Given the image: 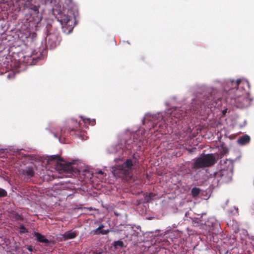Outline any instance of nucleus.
Instances as JSON below:
<instances>
[{"mask_svg":"<svg viewBox=\"0 0 254 254\" xmlns=\"http://www.w3.org/2000/svg\"><path fill=\"white\" fill-rule=\"evenodd\" d=\"M27 250H28L29 252H33V247H32V246H28V247H27Z\"/></svg>","mask_w":254,"mask_h":254,"instance_id":"obj_22","label":"nucleus"},{"mask_svg":"<svg viewBox=\"0 0 254 254\" xmlns=\"http://www.w3.org/2000/svg\"><path fill=\"white\" fill-rule=\"evenodd\" d=\"M20 174L26 176L29 178L34 176L35 171L33 166H27L24 169L19 171Z\"/></svg>","mask_w":254,"mask_h":254,"instance_id":"obj_11","label":"nucleus"},{"mask_svg":"<svg viewBox=\"0 0 254 254\" xmlns=\"http://www.w3.org/2000/svg\"><path fill=\"white\" fill-rule=\"evenodd\" d=\"M97 254H103V253H102V252H98V253H97Z\"/></svg>","mask_w":254,"mask_h":254,"instance_id":"obj_29","label":"nucleus"},{"mask_svg":"<svg viewBox=\"0 0 254 254\" xmlns=\"http://www.w3.org/2000/svg\"><path fill=\"white\" fill-rule=\"evenodd\" d=\"M20 232L21 233H25L28 232V230L26 229L23 225H21L19 227Z\"/></svg>","mask_w":254,"mask_h":254,"instance_id":"obj_20","label":"nucleus"},{"mask_svg":"<svg viewBox=\"0 0 254 254\" xmlns=\"http://www.w3.org/2000/svg\"><path fill=\"white\" fill-rule=\"evenodd\" d=\"M77 236L76 232L75 231L70 230L65 232L63 235V238L64 240H67L75 238Z\"/></svg>","mask_w":254,"mask_h":254,"instance_id":"obj_13","label":"nucleus"},{"mask_svg":"<svg viewBox=\"0 0 254 254\" xmlns=\"http://www.w3.org/2000/svg\"><path fill=\"white\" fill-rule=\"evenodd\" d=\"M73 130H75V129L70 128H69V129H68V131H73Z\"/></svg>","mask_w":254,"mask_h":254,"instance_id":"obj_26","label":"nucleus"},{"mask_svg":"<svg viewBox=\"0 0 254 254\" xmlns=\"http://www.w3.org/2000/svg\"><path fill=\"white\" fill-rule=\"evenodd\" d=\"M45 44L47 48L53 49L59 45L61 40L58 30L52 25L48 24L46 27Z\"/></svg>","mask_w":254,"mask_h":254,"instance_id":"obj_3","label":"nucleus"},{"mask_svg":"<svg viewBox=\"0 0 254 254\" xmlns=\"http://www.w3.org/2000/svg\"><path fill=\"white\" fill-rule=\"evenodd\" d=\"M133 166L132 161L127 159L123 164L117 165L113 168V173L115 176L119 178H130L132 176V167Z\"/></svg>","mask_w":254,"mask_h":254,"instance_id":"obj_5","label":"nucleus"},{"mask_svg":"<svg viewBox=\"0 0 254 254\" xmlns=\"http://www.w3.org/2000/svg\"><path fill=\"white\" fill-rule=\"evenodd\" d=\"M39 8V5H38V6L34 5L33 6V7H31V8L33 9V10L35 12H38Z\"/></svg>","mask_w":254,"mask_h":254,"instance_id":"obj_21","label":"nucleus"},{"mask_svg":"<svg viewBox=\"0 0 254 254\" xmlns=\"http://www.w3.org/2000/svg\"><path fill=\"white\" fill-rule=\"evenodd\" d=\"M246 87H249V83L241 79L236 81H228L224 87V94L226 102L230 103L237 108H243L250 105L251 100L245 94Z\"/></svg>","mask_w":254,"mask_h":254,"instance_id":"obj_1","label":"nucleus"},{"mask_svg":"<svg viewBox=\"0 0 254 254\" xmlns=\"http://www.w3.org/2000/svg\"><path fill=\"white\" fill-rule=\"evenodd\" d=\"M145 119H144V120L143 121V124H145Z\"/></svg>","mask_w":254,"mask_h":254,"instance_id":"obj_30","label":"nucleus"},{"mask_svg":"<svg viewBox=\"0 0 254 254\" xmlns=\"http://www.w3.org/2000/svg\"><path fill=\"white\" fill-rule=\"evenodd\" d=\"M216 162V158L213 154H201L194 160L191 168L194 170L204 169L214 165Z\"/></svg>","mask_w":254,"mask_h":254,"instance_id":"obj_4","label":"nucleus"},{"mask_svg":"<svg viewBox=\"0 0 254 254\" xmlns=\"http://www.w3.org/2000/svg\"><path fill=\"white\" fill-rule=\"evenodd\" d=\"M7 191L5 190L0 188V197H5L7 196Z\"/></svg>","mask_w":254,"mask_h":254,"instance_id":"obj_19","label":"nucleus"},{"mask_svg":"<svg viewBox=\"0 0 254 254\" xmlns=\"http://www.w3.org/2000/svg\"><path fill=\"white\" fill-rule=\"evenodd\" d=\"M56 161L55 168L60 174H63L66 177L69 176L68 174H71L73 172H76L77 170L76 168L72 166L71 163H62L60 159V156L58 155L50 156L48 162Z\"/></svg>","mask_w":254,"mask_h":254,"instance_id":"obj_6","label":"nucleus"},{"mask_svg":"<svg viewBox=\"0 0 254 254\" xmlns=\"http://www.w3.org/2000/svg\"><path fill=\"white\" fill-rule=\"evenodd\" d=\"M227 162L230 163L232 165V161L231 160H228L227 159L225 161V163H227Z\"/></svg>","mask_w":254,"mask_h":254,"instance_id":"obj_24","label":"nucleus"},{"mask_svg":"<svg viewBox=\"0 0 254 254\" xmlns=\"http://www.w3.org/2000/svg\"><path fill=\"white\" fill-rule=\"evenodd\" d=\"M113 246L116 249H117L119 247L122 248L124 247V243L123 241L119 240L115 241L114 242Z\"/></svg>","mask_w":254,"mask_h":254,"instance_id":"obj_18","label":"nucleus"},{"mask_svg":"<svg viewBox=\"0 0 254 254\" xmlns=\"http://www.w3.org/2000/svg\"><path fill=\"white\" fill-rule=\"evenodd\" d=\"M251 140L250 136L247 134L241 136L239 137L237 142L239 145H244L248 144Z\"/></svg>","mask_w":254,"mask_h":254,"instance_id":"obj_12","label":"nucleus"},{"mask_svg":"<svg viewBox=\"0 0 254 254\" xmlns=\"http://www.w3.org/2000/svg\"><path fill=\"white\" fill-rule=\"evenodd\" d=\"M214 176L217 179L218 181L226 182L231 180L232 172L231 170L223 169L215 172L214 174Z\"/></svg>","mask_w":254,"mask_h":254,"instance_id":"obj_8","label":"nucleus"},{"mask_svg":"<svg viewBox=\"0 0 254 254\" xmlns=\"http://www.w3.org/2000/svg\"><path fill=\"white\" fill-rule=\"evenodd\" d=\"M226 112H227V109H225V110H224L223 111V112H222L223 114V115H225V113H226Z\"/></svg>","mask_w":254,"mask_h":254,"instance_id":"obj_25","label":"nucleus"},{"mask_svg":"<svg viewBox=\"0 0 254 254\" xmlns=\"http://www.w3.org/2000/svg\"><path fill=\"white\" fill-rule=\"evenodd\" d=\"M200 192V189L198 188H193L191 190V194L193 197H196Z\"/></svg>","mask_w":254,"mask_h":254,"instance_id":"obj_17","label":"nucleus"},{"mask_svg":"<svg viewBox=\"0 0 254 254\" xmlns=\"http://www.w3.org/2000/svg\"><path fill=\"white\" fill-rule=\"evenodd\" d=\"M33 236L36 238V240L40 243L48 244L49 243V241L45 238V237L41 234L34 232Z\"/></svg>","mask_w":254,"mask_h":254,"instance_id":"obj_14","label":"nucleus"},{"mask_svg":"<svg viewBox=\"0 0 254 254\" xmlns=\"http://www.w3.org/2000/svg\"><path fill=\"white\" fill-rule=\"evenodd\" d=\"M98 174H99L102 175V174H103V172L102 171H99L98 172Z\"/></svg>","mask_w":254,"mask_h":254,"instance_id":"obj_27","label":"nucleus"},{"mask_svg":"<svg viewBox=\"0 0 254 254\" xmlns=\"http://www.w3.org/2000/svg\"><path fill=\"white\" fill-rule=\"evenodd\" d=\"M167 115L170 117H174L179 120H181L187 114V111L185 108H172L166 112Z\"/></svg>","mask_w":254,"mask_h":254,"instance_id":"obj_10","label":"nucleus"},{"mask_svg":"<svg viewBox=\"0 0 254 254\" xmlns=\"http://www.w3.org/2000/svg\"><path fill=\"white\" fill-rule=\"evenodd\" d=\"M104 228V225L103 224H101L99 225V227L93 230L94 234H102V235H107L109 231V230H102V229Z\"/></svg>","mask_w":254,"mask_h":254,"instance_id":"obj_16","label":"nucleus"},{"mask_svg":"<svg viewBox=\"0 0 254 254\" xmlns=\"http://www.w3.org/2000/svg\"><path fill=\"white\" fill-rule=\"evenodd\" d=\"M206 226L209 227V232L217 235L221 232V228L219 222L213 218H209L206 222Z\"/></svg>","mask_w":254,"mask_h":254,"instance_id":"obj_9","label":"nucleus"},{"mask_svg":"<svg viewBox=\"0 0 254 254\" xmlns=\"http://www.w3.org/2000/svg\"><path fill=\"white\" fill-rule=\"evenodd\" d=\"M221 93L217 89L212 90L208 94H198L196 98L192 100L190 104V110L192 113H197L202 106L212 109L213 107H218L221 105L222 99Z\"/></svg>","mask_w":254,"mask_h":254,"instance_id":"obj_2","label":"nucleus"},{"mask_svg":"<svg viewBox=\"0 0 254 254\" xmlns=\"http://www.w3.org/2000/svg\"><path fill=\"white\" fill-rule=\"evenodd\" d=\"M56 18L60 22L64 33L68 34L72 31L74 23L73 19L71 16L60 12L58 13Z\"/></svg>","mask_w":254,"mask_h":254,"instance_id":"obj_7","label":"nucleus"},{"mask_svg":"<svg viewBox=\"0 0 254 254\" xmlns=\"http://www.w3.org/2000/svg\"><path fill=\"white\" fill-rule=\"evenodd\" d=\"M87 121H89V123L92 125H94L95 122V120H93V121H90V119H87Z\"/></svg>","mask_w":254,"mask_h":254,"instance_id":"obj_23","label":"nucleus"},{"mask_svg":"<svg viewBox=\"0 0 254 254\" xmlns=\"http://www.w3.org/2000/svg\"><path fill=\"white\" fill-rule=\"evenodd\" d=\"M61 131H62L61 135H63V136H65V135L64 134V133L62 132V130H61Z\"/></svg>","mask_w":254,"mask_h":254,"instance_id":"obj_28","label":"nucleus"},{"mask_svg":"<svg viewBox=\"0 0 254 254\" xmlns=\"http://www.w3.org/2000/svg\"><path fill=\"white\" fill-rule=\"evenodd\" d=\"M10 217L12 220L15 221L17 222H21L23 220V216L15 211L11 212Z\"/></svg>","mask_w":254,"mask_h":254,"instance_id":"obj_15","label":"nucleus"}]
</instances>
